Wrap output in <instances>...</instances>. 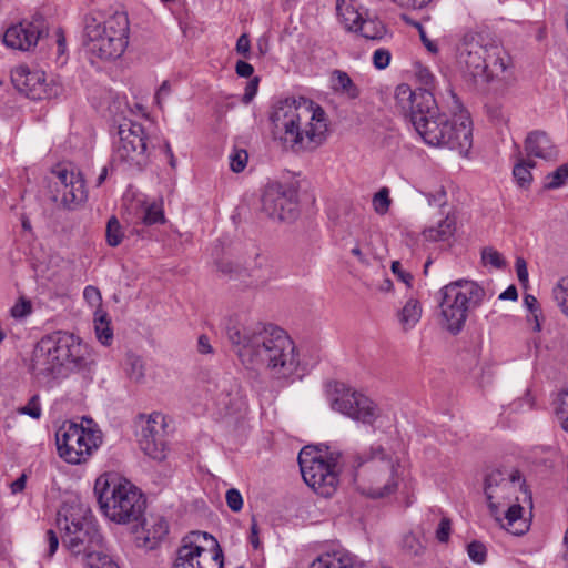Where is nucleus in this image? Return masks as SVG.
Returning <instances> with one entry per match:
<instances>
[{"label":"nucleus","mask_w":568,"mask_h":568,"mask_svg":"<svg viewBox=\"0 0 568 568\" xmlns=\"http://www.w3.org/2000/svg\"><path fill=\"white\" fill-rule=\"evenodd\" d=\"M298 465L306 485L323 497L336 491L343 473L352 477L361 494L374 499L394 494L403 475L398 457L381 446L371 447L363 456H345L335 450L322 454L304 447L298 454Z\"/></svg>","instance_id":"1"},{"label":"nucleus","mask_w":568,"mask_h":568,"mask_svg":"<svg viewBox=\"0 0 568 568\" xmlns=\"http://www.w3.org/2000/svg\"><path fill=\"white\" fill-rule=\"evenodd\" d=\"M452 116L439 112L429 89L412 90L408 84L396 87L394 99L400 112L408 116L423 141L436 148L457 150L466 155L473 145V122L456 93L448 88Z\"/></svg>","instance_id":"2"},{"label":"nucleus","mask_w":568,"mask_h":568,"mask_svg":"<svg viewBox=\"0 0 568 568\" xmlns=\"http://www.w3.org/2000/svg\"><path fill=\"white\" fill-rule=\"evenodd\" d=\"M226 336L241 363L248 369L265 368L273 376L285 378L298 367L294 342L277 326L234 323L226 327Z\"/></svg>","instance_id":"3"},{"label":"nucleus","mask_w":568,"mask_h":568,"mask_svg":"<svg viewBox=\"0 0 568 568\" xmlns=\"http://www.w3.org/2000/svg\"><path fill=\"white\" fill-rule=\"evenodd\" d=\"M57 526L62 546L74 557H81L85 568H120L108 554L104 538L85 505L64 504L58 511Z\"/></svg>","instance_id":"4"},{"label":"nucleus","mask_w":568,"mask_h":568,"mask_svg":"<svg viewBox=\"0 0 568 568\" xmlns=\"http://www.w3.org/2000/svg\"><path fill=\"white\" fill-rule=\"evenodd\" d=\"M271 121L274 134L295 152L313 151L326 140V113L312 102L280 101L274 106Z\"/></svg>","instance_id":"5"},{"label":"nucleus","mask_w":568,"mask_h":568,"mask_svg":"<svg viewBox=\"0 0 568 568\" xmlns=\"http://www.w3.org/2000/svg\"><path fill=\"white\" fill-rule=\"evenodd\" d=\"M92 364L85 346L73 334L57 332L37 343L31 371L37 377L50 381L67 377L70 373L88 376Z\"/></svg>","instance_id":"6"},{"label":"nucleus","mask_w":568,"mask_h":568,"mask_svg":"<svg viewBox=\"0 0 568 568\" xmlns=\"http://www.w3.org/2000/svg\"><path fill=\"white\" fill-rule=\"evenodd\" d=\"M459 69L475 82L489 83L510 65V57L500 39L488 28L466 31L457 45Z\"/></svg>","instance_id":"7"},{"label":"nucleus","mask_w":568,"mask_h":568,"mask_svg":"<svg viewBox=\"0 0 568 568\" xmlns=\"http://www.w3.org/2000/svg\"><path fill=\"white\" fill-rule=\"evenodd\" d=\"M94 494L103 515L111 521L139 523L146 509V498L134 484L116 474H103L94 484Z\"/></svg>","instance_id":"8"},{"label":"nucleus","mask_w":568,"mask_h":568,"mask_svg":"<svg viewBox=\"0 0 568 568\" xmlns=\"http://www.w3.org/2000/svg\"><path fill=\"white\" fill-rule=\"evenodd\" d=\"M129 18L116 11L104 21L93 14L84 19L83 44L89 54L103 61L120 58L129 43Z\"/></svg>","instance_id":"9"},{"label":"nucleus","mask_w":568,"mask_h":568,"mask_svg":"<svg viewBox=\"0 0 568 568\" xmlns=\"http://www.w3.org/2000/svg\"><path fill=\"white\" fill-rule=\"evenodd\" d=\"M443 326L452 334H458L465 326L468 314L486 298V292L470 280H457L439 291Z\"/></svg>","instance_id":"10"},{"label":"nucleus","mask_w":568,"mask_h":568,"mask_svg":"<svg viewBox=\"0 0 568 568\" xmlns=\"http://www.w3.org/2000/svg\"><path fill=\"white\" fill-rule=\"evenodd\" d=\"M224 555L207 532L193 531L183 538L173 568H223Z\"/></svg>","instance_id":"11"},{"label":"nucleus","mask_w":568,"mask_h":568,"mask_svg":"<svg viewBox=\"0 0 568 568\" xmlns=\"http://www.w3.org/2000/svg\"><path fill=\"white\" fill-rule=\"evenodd\" d=\"M101 442L100 432L85 428L74 422H64L55 433L59 456L72 465L87 462Z\"/></svg>","instance_id":"12"},{"label":"nucleus","mask_w":568,"mask_h":568,"mask_svg":"<svg viewBox=\"0 0 568 568\" xmlns=\"http://www.w3.org/2000/svg\"><path fill=\"white\" fill-rule=\"evenodd\" d=\"M525 480L517 469H494L485 478V495L490 515L501 521V508L511 503L518 489H523Z\"/></svg>","instance_id":"13"},{"label":"nucleus","mask_w":568,"mask_h":568,"mask_svg":"<svg viewBox=\"0 0 568 568\" xmlns=\"http://www.w3.org/2000/svg\"><path fill=\"white\" fill-rule=\"evenodd\" d=\"M145 132L136 122L123 123L119 126V141L114 146L113 162L129 169L142 170L149 161Z\"/></svg>","instance_id":"14"},{"label":"nucleus","mask_w":568,"mask_h":568,"mask_svg":"<svg viewBox=\"0 0 568 568\" xmlns=\"http://www.w3.org/2000/svg\"><path fill=\"white\" fill-rule=\"evenodd\" d=\"M297 191L291 184L270 183L262 194V211L277 221H293L298 213Z\"/></svg>","instance_id":"15"},{"label":"nucleus","mask_w":568,"mask_h":568,"mask_svg":"<svg viewBox=\"0 0 568 568\" xmlns=\"http://www.w3.org/2000/svg\"><path fill=\"white\" fill-rule=\"evenodd\" d=\"M334 410L363 424L372 425L379 416L378 407L367 396L351 388H337L331 400Z\"/></svg>","instance_id":"16"},{"label":"nucleus","mask_w":568,"mask_h":568,"mask_svg":"<svg viewBox=\"0 0 568 568\" xmlns=\"http://www.w3.org/2000/svg\"><path fill=\"white\" fill-rule=\"evenodd\" d=\"M48 32V24L41 13H34L30 20L24 19L9 27L3 33V43L13 50L29 51Z\"/></svg>","instance_id":"17"},{"label":"nucleus","mask_w":568,"mask_h":568,"mask_svg":"<svg viewBox=\"0 0 568 568\" xmlns=\"http://www.w3.org/2000/svg\"><path fill=\"white\" fill-rule=\"evenodd\" d=\"M52 174L57 179L55 192L61 196L60 202L65 209L73 210L87 201L85 180L80 171L58 166Z\"/></svg>","instance_id":"18"},{"label":"nucleus","mask_w":568,"mask_h":568,"mask_svg":"<svg viewBox=\"0 0 568 568\" xmlns=\"http://www.w3.org/2000/svg\"><path fill=\"white\" fill-rule=\"evenodd\" d=\"M165 433V417L158 412L150 414L141 428L140 448L150 458L163 460L166 456Z\"/></svg>","instance_id":"19"},{"label":"nucleus","mask_w":568,"mask_h":568,"mask_svg":"<svg viewBox=\"0 0 568 568\" xmlns=\"http://www.w3.org/2000/svg\"><path fill=\"white\" fill-rule=\"evenodd\" d=\"M11 80L18 91L33 100H40L47 93L45 73L42 70L20 65L12 71Z\"/></svg>","instance_id":"20"},{"label":"nucleus","mask_w":568,"mask_h":568,"mask_svg":"<svg viewBox=\"0 0 568 568\" xmlns=\"http://www.w3.org/2000/svg\"><path fill=\"white\" fill-rule=\"evenodd\" d=\"M215 395L216 405L227 415L240 413L245 407L241 387L233 379H222Z\"/></svg>","instance_id":"21"},{"label":"nucleus","mask_w":568,"mask_h":568,"mask_svg":"<svg viewBox=\"0 0 568 568\" xmlns=\"http://www.w3.org/2000/svg\"><path fill=\"white\" fill-rule=\"evenodd\" d=\"M525 150L528 156L552 161L557 158L556 146L549 136L541 131H535L528 134L525 141Z\"/></svg>","instance_id":"22"},{"label":"nucleus","mask_w":568,"mask_h":568,"mask_svg":"<svg viewBox=\"0 0 568 568\" xmlns=\"http://www.w3.org/2000/svg\"><path fill=\"white\" fill-rule=\"evenodd\" d=\"M140 523L144 534L143 545L149 549H153L169 532V525L163 517L150 516L149 519L143 517Z\"/></svg>","instance_id":"23"},{"label":"nucleus","mask_w":568,"mask_h":568,"mask_svg":"<svg viewBox=\"0 0 568 568\" xmlns=\"http://www.w3.org/2000/svg\"><path fill=\"white\" fill-rule=\"evenodd\" d=\"M507 509L501 508V521H498L503 528L515 536L524 535L529 526L523 519V507L518 503L506 505Z\"/></svg>","instance_id":"24"},{"label":"nucleus","mask_w":568,"mask_h":568,"mask_svg":"<svg viewBox=\"0 0 568 568\" xmlns=\"http://www.w3.org/2000/svg\"><path fill=\"white\" fill-rule=\"evenodd\" d=\"M456 231V220L447 215L440 220L437 225L426 227L422 236L427 242H446L453 237Z\"/></svg>","instance_id":"25"},{"label":"nucleus","mask_w":568,"mask_h":568,"mask_svg":"<svg viewBox=\"0 0 568 568\" xmlns=\"http://www.w3.org/2000/svg\"><path fill=\"white\" fill-rule=\"evenodd\" d=\"M423 307L417 298L410 297L405 305L397 312V318L404 332L414 328L420 321Z\"/></svg>","instance_id":"26"},{"label":"nucleus","mask_w":568,"mask_h":568,"mask_svg":"<svg viewBox=\"0 0 568 568\" xmlns=\"http://www.w3.org/2000/svg\"><path fill=\"white\" fill-rule=\"evenodd\" d=\"M310 568H354V559L351 554L335 551L320 556Z\"/></svg>","instance_id":"27"},{"label":"nucleus","mask_w":568,"mask_h":568,"mask_svg":"<svg viewBox=\"0 0 568 568\" xmlns=\"http://www.w3.org/2000/svg\"><path fill=\"white\" fill-rule=\"evenodd\" d=\"M250 270L251 276L255 277L256 285L266 284L273 274L270 257L262 253H256Z\"/></svg>","instance_id":"28"},{"label":"nucleus","mask_w":568,"mask_h":568,"mask_svg":"<svg viewBox=\"0 0 568 568\" xmlns=\"http://www.w3.org/2000/svg\"><path fill=\"white\" fill-rule=\"evenodd\" d=\"M337 14L339 17L341 23L347 31H358L362 21L364 18L362 14L353 7L337 3Z\"/></svg>","instance_id":"29"},{"label":"nucleus","mask_w":568,"mask_h":568,"mask_svg":"<svg viewBox=\"0 0 568 568\" xmlns=\"http://www.w3.org/2000/svg\"><path fill=\"white\" fill-rule=\"evenodd\" d=\"M334 90L347 95L349 99H356L359 95L358 88L354 84L349 75L341 70L333 72Z\"/></svg>","instance_id":"30"},{"label":"nucleus","mask_w":568,"mask_h":568,"mask_svg":"<svg viewBox=\"0 0 568 568\" xmlns=\"http://www.w3.org/2000/svg\"><path fill=\"white\" fill-rule=\"evenodd\" d=\"M358 31L362 36L369 40H381L387 32L385 24L377 18L364 19L361 23Z\"/></svg>","instance_id":"31"},{"label":"nucleus","mask_w":568,"mask_h":568,"mask_svg":"<svg viewBox=\"0 0 568 568\" xmlns=\"http://www.w3.org/2000/svg\"><path fill=\"white\" fill-rule=\"evenodd\" d=\"M94 325L98 339L103 345H109L112 341L113 333L110 327L106 313L97 314L94 317Z\"/></svg>","instance_id":"32"},{"label":"nucleus","mask_w":568,"mask_h":568,"mask_svg":"<svg viewBox=\"0 0 568 568\" xmlns=\"http://www.w3.org/2000/svg\"><path fill=\"white\" fill-rule=\"evenodd\" d=\"M402 550L409 557H418L424 554L425 546L415 534L407 532L402 539Z\"/></svg>","instance_id":"33"},{"label":"nucleus","mask_w":568,"mask_h":568,"mask_svg":"<svg viewBox=\"0 0 568 568\" xmlns=\"http://www.w3.org/2000/svg\"><path fill=\"white\" fill-rule=\"evenodd\" d=\"M126 365L129 377L135 383H141L145 376L143 359L135 354H129Z\"/></svg>","instance_id":"34"},{"label":"nucleus","mask_w":568,"mask_h":568,"mask_svg":"<svg viewBox=\"0 0 568 568\" xmlns=\"http://www.w3.org/2000/svg\"><path fill=\"white\" fill-rule=\"evenodd\" d=\"M535 166L531 160L521 161L514 166L513 174L521 187L529 185L532 176L530 169Z\"/></svg>","instance_id":"35"},{"label":"nucleus","mask_w":568,"mask_h":568,"mask_svg":"<svg viewBox=\"0 0 568 568\" xmlns=\"http://www.w3.org/2000/svg\"><path fill=\"white\" fill-rule=\"evenodd\" d=\"M552 297L568 317V277L561 278L552 288Z\"/></svg>","instance_id":"36"},{"label":"nucleus","mask_w":568,"mask_h":568,"mask_svg":"<svg viewBox=\"0 0 568 568\" xmlns=\"http://www.w3.org/2000/svg\"><path fill=\"white\" fill-rule=\"evenodd\" d=\"M555 412L561 427L568 433V388L558 395Z\"/></svg>","instance_id":"37"},{"label":"nucleus","mask_w":568,"mask_h":568,"mask_svg":"<svg viewBox=\"0 0 568 568\" xmlns=\"http://www.w3.org/2000/svg\"><path fill=\"white\" fill-rule=\"evenodd\" d=\"M123 239L122 227L115 216H111L106 224V242L110 246H118Z\"/></svg>","instance_id":"38"},{"label":"nucleus","mask_w":568,"mask_h":568,"mask_svg":"<svg viewBox=\"0 0 568 568\" xmlns=\"http://www.w3.org/2000/svg\"><path fill=\"white\" fill-rule=\"evenodd\" d=\"M481 261L485 266H491L494 268H503L506 265L503 255L490 246L483 248Z\"/></svg>","instance_id":"39"},{"label":"nucleus","mask_w":568,"mask_h":568,"mask_svg":"<svg viewBox=\"0 0 568 568\" xmlns=\"http://www.w3.org/2000/svg\"><path fill=\"white\" fill-rule=\"evenodd\" d=\"M568 180V164L560 165L556 171L548 174L545 187L549 190L558 189Z\"/></svg>","instance_id":"40"},{"label":"nucleus","mask_w":568,"mask_h":568,"mask_svg":"<svg viewBox=\"0 0 568 568\" xmlns=\"http://www.w3.org/2000/svg\"><path fill=\"white\" fill-rule=\"evenodd\" d=\"M229 158L231 170L239 173L245 169L248 153L245 149L235 145Z\"/></svg>","instance_id":"41"},{"label":"nucleus","mask_w":568,"mask_h":568,"mask_svg":"<svg viewBox=\"0 0 568 568\" xmlns=\"http://www.w3.org/2000/svg\"><path fill=\"white\" fill-rule=\"evenodd\" d=\"M373 206L377 214H385L390 206L389 191L387 187L381 189L373 197Z\"/></svg>","instance_id":"42"},{"label":"nucleus","mask_w":568,"mask_h":568,"mask_svg":"<svg viewBox=\"0 0 568 568\" xmlns=\"http://www.w3.org/2000/svg\"><path fill=\"white\" fill-rule=\"evenodd\" d=\"M467 554L469 558L476 564H484L487 557V550L483 542L480 541H471L467 546Z\"/></svg>","instance_id":"43"},{"label":"nucleus","mask_w":568,"mask_h":568,"mask_svg":"<svg viewBox=\"0 0 568 568\" xmlns=\"http://www.w3.org/2000/svg\"><path fill=\"white\" fill-rule=\"evenodd\" d=\"M143 222L146 225L164 222L163 210L156 204L149 205L144 211Z\"/></svg>","instance_id":"44"},{"label":"nucleus","mask_w":568,"mask_h":568,"mask_svg":"<svg viewBox=\"0 0 568 568\" xmlns=\"http://www.w3.org/2000/svg\"><path fill=\"white\" fill-rule=\"evenodd\" d=\"M19 413L23 415H28L34 419H39L41 417L42 410L39 402V396H32L28 404L19 409Z\"/></svg>","instance_id":"45"},{"label":"nucleus","mask_w":568,"mask_h":568,"mask_svg":"<svg viewBox=\"0 0 568 568\" xmlns=\"http://www.w3.org/2000/svg\"><path fill=\"white\" fill-rule=\"evenodd\" d=\"M227 507L237 513L243 508V498L241 493L236 488H230L225 494Z\"/></svg>","instance_id":"46"},{"label":"nucleus","mask_w":568,"mask_h":568,"mask_svg":"<svg viewBox=\"0 0 568 568\" xmlns=\"http://www.w3.org/2000/svg\"><path fill=\"white\" fill-rule=\"evenodd\" d=\"M524 303H525L526 307L529 310L531 316L534 317V320L536 322L535 329L539 331L540 329L539 315L541 314V312H540V307H539V303H538L537 298L534 295L527 294L524 297Z\"/></svg>","instance_id":"47"},{"label":"nucleus","mask_w":568,"mask_h":568,"mask_svg":"<svg viewBox=\"0 0 568 568\" xmlns=\"http://www.w3.org/2000/svg\"><path fill=\"white\" fill-rule=\"evenodd\" d=\"M390 52L386 49H377L373 54V63L376 69L383 70L389 65Z\"/></svg>","instance_id":"48"},{"label":"nucleus","mask_w":568,"mask_h":568,"mask_svg":"<svg viewBox=\"0 0 568 568\" xmlns=\"http://www.w3.org/2000/svg\"><path fill=\"white\" fill-rule=\"evenodd\" d=\"M31 303L27 300L21 298L11 308V315L14 318H22L31 313Z\"/></svg>","instance_id":"49"},{"label":"nucleus","mask_w":568,"mask_h":568,"mask_svg":"<svg viewBox=\"0 0 568 568\" xmlns=\"http://www.w3.org/2000/svg\"><path fill=\"white\" fill-rule=\"evenodd\" d=\"M452 523L448 518L443 517L436 529V538L439 542H447L450 536Z\"/></svg>","instance_id":"50"},{"label":"nucleus","mask_w":568,"mask_h":568,"mask_svg":"<svg viewBox=\"0 0 568 568\" xmlns=\"http://www.w3.org/2000/svg\"><path fill=\"white\" fill-rule=\"evenodd\" d=\"M83 297L92 306L100 305L102 297L100 291L94 286H87L83 291Z\"/></svg>","instance_id":"51"},{"label":"nucleus","mask_w":568,"mask_h":568,"mask_svg":"<svg viewBox=\"0 0 568 568\" xmlns=\"http://www.w3.org/2000/svg\"><path fill=\"white\" fill-rule=\"evenodd\" d=\"M45 542L48 545L47 557L51 558L59 547V538L52 529L47 530Z\"/></svg>","instance_id":"52"},{"label":"nucleus","mask_w":568,"mask_h":568,"mask_svg":"<svg viewBox=\"0 0 568 568\" xmlns=\"http://www.w3.org/2000/svg\"><path fill=\"white\" fill-rule=\"evenodd\" d=\"M392 272L408 287L412 285L413 276L410 273L402 270V264L399 261H394L392 263Z\"/></svg>","instance_id":"53"},{"label":"nucleus","mask_w":568,"mask_h":568,"mask_svg":"<svg viewBox=\"0 0 568 568\" xmlns=\"http://www.w3.org/2000/svg\"><path fill=\"white\" fill-rule=\"evenodd\" d=\"M257 88H258V78H254L251 81H248L245 87V92L243 94L242 101L246 104L250 103L256 95Z\"/></svg>","instance_id":"54"},{"label":"nucleus","mask_w":568,"mask_h":568,"mask_svg":"<svg viewBox=\"0 0 568 568\" xmlns=\"http://www.w3.org/2000/svg\"><path fill=\"white\" fill-rule=\"evenodd\" d=\"M515 267L519 282L523 284L528 282V271L526 261L523 257H517Z\"/></svg>","instance_id":"55"},{"label":"nucleus","mask_w":568,"mask_h":568,"mask_svg":"<svg viewBox=\"0 0 568 568\" xmlns=\"http://www.w3.org/2000/svg\"><path fill=\"white\" fill-rule=\"evenodd\" d=\"M170 93L171 85L169 81H164L155 93V101L161 109L163 106L164 100L170 95Z\"/></svg>","instance_id":"56"},{"label":"nucleus","mask_w":568,"mask_h":568,"mask_svg":"<svg viewBox=\"0 0 568 568\" xmlns=\"http://www.w3.org/2000/svg\"><path fill=\"white\" fill-rule=\"evenodd\" d=\"M250 48L251 42L248 36L246 33L241 34L236 41L237 53L246 57L250 53Z\"/></svg>","instance_id":"57"},{"label":"nucleus","mask_w":568,"mask_h":568,"mask_svg":"<svg viewBox=\"0 0 568 568\" xmlns=\"http://www.w3.org/2000/svg\"><path fill=\"white\" fill-rule=\"evenodd\" d=\"M418 31H419V37H420V40L423 42V44L425 45V48L430 52V53H437L438 52V47L436 44V42H434L433 40H430L425 30L423 29V27L420 24H418Z\"/></svg>","instance_id":"58"},{"label":"nucleus","mask_w":568,"mask_h":568,"mask_svg":"<svg viewBox=\"0 0 568 568\" xmlns=\"http://www.w3.org/2000/svg\"><path fill=\"white\" fill-rule=\"evenodd\" d=\"M235 71L242 78H248L253 74L254 68L246 61L239 60L236 62Z\"/></svg>","instance_id":"59"},{"label":"nucleus","mask_w":568,"mask_h":568,"mask_svg":"<svg viewBox=\"0 0 568 568\" xmlns=\"http://www.w3.org/2000/svg\"><path fill=\"white\" fill-rule=\"evenodd\" d=\"M197 352L203 355L212 354L213 347L206 335H200L197 338Z\"/></svg>","instance_id":"60"},{"label":"nucleus","mask_w":568,"mask_h":568,"mask_svg":"<svg viewBox=\"0 0 568 568\" xmlns=\"http://www.w3.org/2000/svg\"><path fill=\"white\" fill-rule=\"evenodd\" d=\"M250 542L254 549H258L261 546V541L258 538V526H257V521L254 516L252 517V523H251Z\"/></svg>","instance_id":"61"},{"label":"nucleus","mask_w":568,"mask_h":568,"mask_svg":"<svg viewBox=\"0 0 568 568\" xmlns=\"http://www.w3.org/2000/svg\"><path fill=\"white\" fill-rule=\"evenodd\" d=\"M417 77L419 81L427 87H432L434 84L435 77L427 68L419 69Z\"/></svg>","instance_id":"62"},{"label":"nucleus","mask_w":568,"mask_h":568,"mask_svg":"<svg viewBox=\"0 0 568 568\" xmlns=\"http://www.w3.org/2000/svg\"><path fill=\"white\" fill-rule=\"evenodd\" d=\"M27 476L22 474L18 479L11 484V491L13 494L21 493L26 488Z\"/></svg>","instance_id":"63"},{"label":"nucleus","mask_w":568,"mask_h":568,"mask_svg":"<svg viewBox=\"0 0 568 568\" xmlns=\"http://www.w3.org/2000/svg\"><path fill=\"white\" fill-rule=\"evenodd\" d=\"M518 297L517 288L514 285L507 287L500 295L499 300L516 301Z\"/></svg>","instance_id":"64"}]
</instances>
